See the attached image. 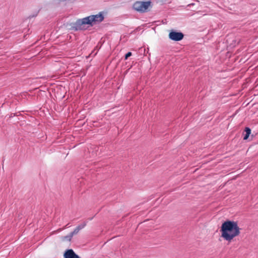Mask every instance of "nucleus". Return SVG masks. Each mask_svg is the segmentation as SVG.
I'll use <instances>...</instances> for the list:
<instances>
[{"label": "nucleus", "instance_id": "3", "mask_svg": "<svg viewBox=\"0 0 258 258\" xmlns=\"http://www.w3.org/2000/svg\"><path fill=\"white\" fill-rule=\"evenodd\" d=\"M151 2H136L133 5V8L136 11L144 13L147 11L148 9L151 6Z\"/></svg>", "mask_w": 258, "mask_h": 258}, {"label": "nucleus", "instance_id": "5", "mask_svg": "<svg viewBox=\"0 0 258 258\" xmlns=\"http://www.w3.org/2000/svg\"><path fill=\"white\" fill-rule=\"evenodd\" d=\"M64 258H80L72 249L66 250L63 253Z\"/></svg>", "mask_w": 258, "mask_h": 258}, {"label": "nucleus", "instance_id": "4", "mask_svg": "<svg viewBox=\"0 0 258 258\" xmlns=\"http://www.w3.org/2000/svg\"><path fill=\"white\" fill-rule=\"evenodd\" d=\"M169 37L174 41H180L183 38V34L181 32L172 31L169 34Z\"/></svg>", "mask_w": 258, "mask_h": 258}, {"label": "nucleus", "instance_id": "9", "mask_svg": "<svg viewBox=\"0 0 258 258\" xmlns=\"http://www.w3.org/2000/svg\"><path fill=\"white\" fill-rule=\"evenodd\" d=\"M132 55V53L131 52H128L127 53L125 56V59H126L127 58Z\"/></svg>", "mask_w": 258, "mask_h": 258}, {"label": "nucleus", "instance_id": "2", "mask_svg": "<svg viewBox=\"0 0 258 258\" xmlns=\"http://www.w3.org/2000/svg\"><path fill=\"white\" fill-rule=\"evenodd\" d=\"M221 237L225 240L231 241L233 238L240 233V228L236 222L227 221L224 222L221 227Z\"/></svg>", "mask_w": 258, "mask_h": 258}, {"label": "nucleus", "instance_id": "6", "mask_svg": "<svg viewBox=\"0 0 258 258\" xmlns=\"http://www.w3.org/2000/svg\"><path fill=\"white\" fill-rule=\"evenodd\" d=\"M79 231L80 230L77 227H76L72 232H71V233L67 235V237L66 238H68L69 242H70L71 240V239L73 235L77 234L79 232Z\"/></svg>", "mask_w": 258, "mask_h": 258}, {"label": "nucleus", "instance_id": "8", "mask_svg": "<svg viewBox=\"0 0 258 258\" xmlns=\"http://www.w3.org/2000/svg\"><path fill=\"white\" fill-rule=\"evenodd\" d=\"M86 223L84 222L81 223V224H80L79 225H78L77 227L80 230L84 228L86 226Z\"/></svg>", "mask_w": 258, "mask_h": 258}, {"label": "nucleus", "instance_id": "1", "mask_svg": "<svg viewBox=\"0 0 258 258\" xmlns=\"http://www.w3.org/2000/svg\"><path fill=\"white\" fill-rule=\"evenodd\" d=\"M104 18V13L102 12H99L96 15H92L78 20L76 23V27L78 29L85 30L89 27H92L102 22Z\"/></svg>", "mask_w": 258, "mask_h": 258}, {"label": "nucleus", "instance_id": "10", "mask_svg": "<svg viewBox=\"0 0 258 258\" xmlns=\"http://www.w3.org/2000/svg\"><path fill=\"white\" fill-rule=\"evenodd\" d=\"M67 236L62 237V241H69L68 238H66Z\"/></svg>", "mask_w": 258, "mask_h": 258}, {"label": "nucleus", "instance_id": "7", "mask_svg": "<svg viewBox=\"0 0 258 258\" xmlns=\"http://www.w3.org/2000/svg\"><path fill=\"white\" fill-rule=\"evenodd\" d=\"M245 132H246V134L243 138L244 140H247L250 134L251 130L248 127H246L245 130Z\"/></svg>", "mask_w": 258, "mask_h": 258}]
</instances>
